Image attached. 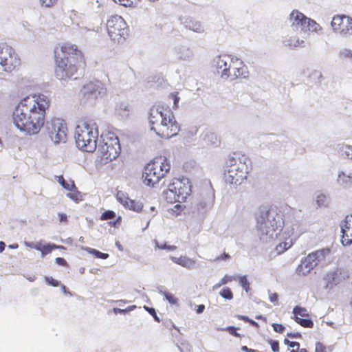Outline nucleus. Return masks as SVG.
Returning a JSON list of instances; mask_svg holds the SVG:
<instances>
[{
    "label": "nucleus",
    "mask_w": 352,
    "mask_h": 352,
    "mask_svg": "<svg viewBox=\"0 0 352 352\" xmlns=\"http://www.w3.org/2000/svg\"><path fill=\"white\" fill-rule=\"evenodd\" d=\"M50 98L42 94H30L19 100L12 112V121L21 131L36 135L44 126Z\"/></svg>",
    "instance_id": "nucleus-1"
},
{
    "label": "nucleus",
    "mask_w": 352,
    "mask_h": 352,
    "mask_svg": "<svg viewBox=\"0 0 352 352\" xmlns=\"http://www.w3.org/2000/svg\"><path fill=\"white\" fill-rule=\"evenodd\" d=\"M54 74L60 80H68L75 76L79 70L86 67V60L82 51L72 43L58 44L54 50Z\"/></svg>",
    "instance_id": "nucleus-2"
},
{
    "label": "nucleus",
    "mask_w": 352,
    "mask_h": 352,
    "mask_svg": "<svg viewBox=\"0 0 352 352\" xmlns=\"http://www.w3.org/2000/svg\"><path fill=\"white\" fill-rule=\"evenodd\" d=\"M148 120L151 130L162 138L174 137L180 130L171 109L162 104H155L150 109Z\"/></svg>",
    "instance_id": "nucleus-3"
},
{
    "label": "nucleus",
    "mask_w": 352,
    "mask_h": 352,
    "mask_svg": "<svg viewBox=\"0 0 352 352\" xmlns=\"http://www.w3.org/2000/svg\"><path fill=\"white\" fill-rule=\"evenodd\" d=\"M284 210L276 206L261 211L256 228L261 241L267 242L278 238L284 228Z\"/></svg>",
    "instance_id": "nucleus-4"
},
{
    "label": "nucleus",
    "mask_w": 352,
    "mask_h": 352,
    "mask_svg": "<svg viewBox=\"0 0 352 352\" xmlns=\"http://www.w3.org/2000/svg\"><path fill=\"white\" fill-rule=\"evenodd\" d=\"M251 160L245 154L234 153L226 161L225 180L230 184H241L247 179L251 169Z\"/></svg>",
    "instance_id": "nucleus-5"
},
{
    "label": "nucleus",
    "mask_w": 352,
    "mask_h": 352,
    "mask_svg": "<svg viewBox=\"0 0 352 352\" xmlns=\"http://www.w3.org/2000/svg\"><path fill=\"white\" fill-rule=\"evenodd\" d=\"M98 129L96 123L90 120L78 122L75 131L77 146L86 152H94L97 148Z\"/></svg>",
    "instance_id": "nucleus-6"
},
{
    "label": "nucleus",
    "mask_w": 352,
    "mask_h": 352,
    "mask_svg": "<svg viewBox=\"0 0 352 352\" xmlns=\"http://www.w3.org/2000/svg\"><path fill=\"white\" fill-rule=\"evenodd\" d=\"M170 169V164L165 157L158 156L154 158L144 168V183L147 186H155L166 176Z\"/></svg>",
    "instance_id": "nucleus-7"
},
{
    "label": "nucleus",
    "mask_w": 352,
    "mask_h": 352,
    "mask_svg": "<svg viewBox=\"0 0 352 352\" xmlns=\"http://www.w3.org/2000/svg\"><path fill=\"white\" fill-rule=\"evenodd\" d=\"M120 151V141L117 135L111 132L101 135L98 150L101 160L112 161L118 157Z\"/></svg>",
    "instance_id": "nucleus-8"
},
{
    "label": "nucleus",
    "mask_w": 352,
    "mask_h": 352,
    "mask_svg": "<svg viewBox=\"0 0 352 352\" xmlns=\"http://www.w3.org/2000/svg\"><path fill=\"white\" fill-rule=\"evenodd\" d=\"M190 192L191 185L187 179L174 178L164 195L167 202L173 204L184 201Z\"/></svg>",
    "instance_id": "nucleus-9"
},
{
    "label": "nucleus",
    "mask_w": 352,
    "mask_h": 352,
    "mask_svg": "<svg viewBox=\"0 0 352 352\" xmlns=\"http://www.w3.org/2000/svg\"><path fill=\"white\" fill-rule=\"evenodd\" d=\"M21 59L16 50L7 44L0 45V66L3 72L11 74L19 69Z\"/></svg>",
    "instance_id": "nucleus-10"
},
{
    "label": "nucleus",
    "mask_w": 352,
    "mask_h": 352,
    "mask_svg": "<svg viewBox=\"0 0 352 352\" xmlns=\"http://www.w3.org/2000/svg\"><path fill=\"white\" fill-rule=\"evenodd\" d=\"M107 33L111 40L120 43L128 35L129 28L124 19L118 15H113L107 21Z\"/></svg>",
    "instance_id": "nucleus-11"
},
{
    "label": "nucleus",
    "mask_w": 352,
    "mask_h": 352,
    "mask_svg": "<svg viewBox=\"0 0 352 352\" xmlns=\"http://www.w3.org/2000/svg\"><path fill=\"white\" fill-rule=\"evenodd\" d=\"M47 130L51 140L56 144L67 140V126L64 120L52 118L47 124Z\"/></svg>",
    "instance_id": "nucleus-12"
},
{
    "label": "nucleus",
    "mask_w": 352,
    "mask_h": 352,
    "mask_svg": "<svg viewBox=\"0 0 352 352\" xmlns=\"http://www.w3.org/2000/svg\"><path fill=\"white\" fill-rule=\"evenodd\" d=\"M333 31L342 36H352V18L344 14L335 15L331 22Z\"/></svg>",
    "instance_id": "nucleus-13"
},
{
    "label": "nucleus",
    "mask_w": 352,
    "mask_h": 352,
    "mask_svg": "<svg viewBox=\"0 0 352 352\" xmlns=\"http://www.w3.org/2000/svg\"><path fill=\"white\" fill-rule=\"evenodd\" d=\"M294 320L305 328H312L314 322L309 318V314L306 308L296 306L293 309Z\"/></svg>",
    "instance_id": "nucleus-14"
},
{
    "label": "nucleus",
    "mask_w": 352,
    "mask_h": 352,
    "mask_svg": "<svg viewBox=\"0 0 352 352\" xmlns=\"http://www.w3.org/2000/svg\"><path fill=\"white\" fill-rule=\"evenodd\" d=\"M232 58L233 56L223 54L218 56L214 59V65L223 78L228 79L230 77L229 68L232 64Z\"/></svg>",
    "instance_id": "nucleus-15"
},
{
    "label": "nucleus",
    "mask_w": 352,
    "mask_h": 352,
    "mask_svg": "<svg viewBox=\"0 0 352 352\" xmlns=\"http://www.w3.org/2000/svg\"><path fill=\"white\" fill-rule=\"evenodd\" d=\"M82 90L84 95L94 96L96 98L103 96L107 92L104 84L99 80L89 81L83 86Z\"/></svg>",
    "instance_id": "nucleus-16"
},
{
    "label": "nucleus",
    "mask_w": 352,
    "mask_h": 352,
    "mask_svg": "<svg viewBox=\"0 0 352 352\" xmlns=\"http://www.w3.org/2000/svg\"><path fill=\"white\" fill-rule=\"evenodd\" d=\"M342 243L348 245L352 243V215H347L340 225Z\"/></svg>",
    "instance_id": "nucleus-17"
},
{
    "label": "nucleus",
    "mask_w": 352,
    "mask_h": 352,
    "mask_svg": "<svg viewBox=\"0 0 352 352\" xmlns=\"http://www.w3.org/2000/svg\"><path fill=\"white\" fill-rule=\"evenodd\" d=\"M309 18L298 10H294L289 15V21L292 26L300 28L301 31L306 32L307 21Z\"/></svg>",
    "instance_id": "nucleus-18"
},
{
    "label": "nucleus",
    "mask_w": 352,
    "mask_h": 352,
    "mask_svg": "<svg viewBox=\"0 0 352 352\" xmlns=\"http://www.w3.org/2000/svg\"><path fill=\"white\" fill-rule=\"evenodd\" d=\"M323 279L325 283V287L331 289L342 282L343 276L341 270L336 269L334 271L327 273Z\"/></svg>",
    "instance_id": "nucleus-19"
},
{
    "label": "nucleus",
    "mask_w": 352,
    "mask_h": 352,
    "mask_svg": "<svg viewBox=\"0 0 352 352\" xmlns=\"http://www.w3.org/2000/svg\"><path fill=\"white\" fill-rule=\"evenodd\" d=\"M214 201V194L212 188L206 194V197H201L197 204L198 210H206L212 206Z\"/></svg>",
    "instance_id": "nucleus-20"
},
{
    "label": "nucleus",
    "mask_w": 352,
    "mask_h": 352,
    "mask_svg": "<svg viewBox=\"0 0 352 352\" xmlns=\"http://www.w3.org/2000/svg\"><path fill=\"white\" fill-rule=\"evenodd\" d=\"M100 220L102 221H106L109 219H114L113 221L109 222V225L112 227L117 228L118 227L122 222V217L120 216H118L116 217V212L113 210H106L104 212L102 213L100 217Z\"/></svg>",
    "instance_id": "nucleus-21"
},
{
    "label": "nucleus",
    "mask_w": 352,
    "mask_h": 352,
    "mask_svg": "<svg viewBox=\"0 0 352 352\" xmlns=\"http://www.w3.org/2000/svg\"><path fill=\"white\" fill-rule=\"evenodd\" d=\"M57 249L65 250V248L54 243L43 245L42 242L40 241V249L38 251H40L41 252L42 257H44L45 255L51 253L54 250Z\"/></svg>",
    "instance_id": "nucleus-22"
},
{
    "label": "nucleus",
    "mask_w": 352,
    "mask_h": 352,
    "mask_svg": "<svg viewBox=\"0 0 352 352\" xmlns=\"http://www.w3.org/2000/svg\"><path fill=\"white\" fill-rule=\"evenodd\" d=\"M236 66H237L236 78H245L248 76L249 72L248 67L241 59L239 58V60L236 61Z\"/></svg>",
    "instance_id": "nucleus-23"
},
{
    "label": "nucleus",
    "mask_w": 352,
    "mask_h": 352,
    "mask_svg": "<svg viewBox=\"0 0 352 352\" xmlns=\"http://www.w3.org/2000/svg\"><path fill=\"white\" fill-rule=\"evenodd\" d=\"M307 31L314 32V33H316L318 34H320L322 33L323 29L321 27V25L319 23H318L316 21L309 18V20L307 21V28H306V32H307Z\"/></svg>",
    "instance_id": "nucleus-24"
},
{
    "label": "nucleus",
    "mask_w": 352,
    "mask_h": 352,
    "mask_svg": "<svg viewBox=\"0 0 352 352\" xmlns=\"http://www.w3.org/2000/svg\"><path fill=\"white\" fill-rule=\"evenodd\" d=\"M172 260L175 263L180 265L183 267H187V268L191 267L195 264L194 261H192V259H190L186 256H180L178 258L173 257Z\"/></svg>",
    "instance_id": "nucleus-25"
},
{
    "label": "nucleus",
    "mask_w": 352,
    "mask_h": 352,
    "mask_svg": "<svg viewBox=\"0 0 352 352\" xmlns=\"http://www.w3.org/2000/svg\"><path fill=\"white\" fill-rule=\"evenodd\" d=\"M313 269L314 267L309 265L308 263H305V261L302 260L296 269V273L298 276H305Z\"/></svg>",
    "instance_id": "nucleus-26"
},
{
    "label": "nucleus",
    "mask_w": 352,
    "mask_h": 352,
    "mask_svg": "<svg viewBox=\"0 0 352 352\" xmlns=\"http://www.w3.org/2000/svg\"><path fill=\"white\" fill-rule=\"evenodd\" d=\"M67 196L76 202H78L82 200V195L81 192L78 190V188H76V185H74V188H71L68 191Z\"/></svg>",
    "instance_id": "nucleus-27"
},
{
    "label": "nucleus",
    "mask_w": 352,
    "mask_h": 352,
    "mask_svg": "<svg viewBox=\"0 0 352 352\" xmlns=\"http://www.w3.org/2000/svg\"><path fill=\"white\" fill-rule=\"evenodd\" d=\"M293 245V242L292 239L288 240L286 238V241L278 243L276 247V250L278 254L283 253Z\"/></svg>",
    "instance_id": "nucleus-28"
},
{
    "label": "nucleus",
    "mask_w": 352,
    "mask_h": 352,
    "mask_svg": "<svg viewBox=\"0 0 352 352\" xmlns=\"http://www.w3.org/2000/svg\"><path fill=\"white\" fill-rule=\"evenodd\" d=\"M116 198H117V200L121 204H122L123 206H124L125 208L127 207V206L129 203V201L131 200V199L128 197V195L122 191H118L117 192Z\"/></svg>",
    "instance_id": "nucleus-29"
},
{
    "label": "nucleus",
    "mask_w": 352,
    "mask_h": 352,
    "mask_svg": "<svg viewBox=\"0 0 352 352\" xmlns=\"http://www.w3.org/2000/svg\"><path fill=\"white\" fill-rule=\"evenodd\" d=\"M331 250L329 248H322L314 252L318 262L324 261L329 255Z\"/></svg>",
    "instance_id": "nucleus-30"
},
{
    "label": "nucleus",
    "mask_w": 352,
    "mask_h": 352,
    "mask_svg": "<svg viewBox=\"0 0 352 352\" xmlns=\"http://www.w3.org/2000/svg\"><path fill=\"white\" fill-rule=\"evenodd\" d=\"M143 208V205L141 202L131 199L129 201V203L126 207V208H129V210H132L135 212H140L142 211Z\"/></svg>",
    "instance_id": "nucleus-31"
},
{
    "label": "nucleus",
    "mask_w": 352,
    "mask_h": 352,
    "mask_svg": "<svg viewBox=\"0 0 352 352\" xmlns=\"http://www.w3.org/2000/svg\"><path fill=\"white\" fill-rule=\"evenodd\" d=\"M338 182L345 185H352V176L342 172L338 175Z\"/></svg>",
    "instance_id": "nucleus-32"
},
{
    "label": "nucleus",
    "mask_w": 352,
    "mask_h": 352,
    "mask_svg": "<svg viewBox=\"0 0 352 352\" xmlns=\"http://www.w3.org/2000/svg\"><path fill=\"white\" fill-rule=\"evenodd\" d=\"M116 3H118L120 5L129 7L135 8L140 1V0H113Z\"/></svg>",
    "instance_id": "nucleus-33"
},
{
    "label": "nucleus",
    "mask_w": 352,
    "mask_h": 352,
    "mask_svg": "<svg viewBox=\"0 0 352 352\" xmlns=\"http://www.w3.org/2000/svg\"><path fill=\"white\" fill-rule=\"evenodd\" d=\"M303 260L305 261V263H308V264H309V265L314 268L317 265L318 263L314 252L309 254Z\"/></svg>",
    "instance_id": "nucleus-34"
},
{
    "label": "nucleus",
    "mask_w": 352,
    "mask_h": 352,
    "mask_svg": "<svg viewBox=\"0 0 352 352\" xmlns=\"http://www.w3.org/2000/svg\"><path fill=\"white\" fill-rule=\"evenodd\" d=\"M239 58L236 57H233L232 60V64L230 65V67L229 68V74L230 77L232 79H236V68L237 66H236V61L238 60Z\"/></svg>",
    "instance_id": "nucleus-35"
},
{
    "label": "nucleus",
    "mask_w": 352,
    "mask_h": 352,
    "mask_svg": "<svg viewBox=\"0 0 352 352\" xmlns=\"http://www.w3.org/2000/svg\"><path fill=\"white\" fill-rule=\"evenodd\" d=\"M219 294L226 300H231L233 298V294L231 289L228 287H223L219 292Z\"/></svg>",
    "instance_id": "nucleus-36"
},
{
    "label": "nucleus",
    "mask_w": 352,
    "mask_h": 352,
    "mask_svg": "<svg viewBox=\"0 0 352 352\" xmlns=\"http://www.w3.org/2000/svg\"><path fill=\"white\" fill-rule=\"evenodd\" d=\"M88 252L94 255L96 258L107 259L109 257V254L107 253L101 252L96 249L89 248L87 250Z\"/></svg>",
    "instance_id": "nucleus-37"
},
{
    "label": "nucleus",
    "mask_w": 352,
    "mask_h": 352,
    "mask_svg": "<svg viewBox=\"0 0 352 352\" xmlns=\"http://www.w3.org/2000/svg\"><path fill=\"white\" fill-rule=\"evenodd\" d=\"M340 150L342 152V155H345V156L352 160V146L349 145H342Z\"/></svg>",
    "instance_id": "nucleus-38"
},
{
    "label": "nucleus",
    "mask_w": 352,
    "mask_h": 352,
    "mask_svg": "<svg viewBox=\"0 0 352 352\" xmlns=\"http://www.w3.org/2000/svg\"><path fill=\"white\" fill-rule=\"evenodd\" d=\"M331 351L332 349L331 346H327L320 342L316 343L315 352H330Z\"/></svg>",
    "instance_id": "nucleus-39"
},
{
    "label": "nucleus",
    "mask_w": 352,
    "mask_h": 352,
    "mask_svg": "<svg viewBox=\"0 0 352 352\" xmlns=\"http://www.w3.org/2000/svg\"><path fill=\"white\" fill-rule=\"evenodd\" d=\"M164 296L165 298L169 302L171 305H177L178 302V299L171 293L165 292H164Z\"/></svg>",
    "instance_id": "nucleus-40"
},
{
    "label": "nucleus",
    "mask_w": 352,
    "mask_h": 352,
    "mask_svg": "<svg viewBox=\"0 0 352 352\" xmlns=\"http://www.w3.org/2000/svg\"><path fill=\"white\" fill-rule=\"evenodd\" d=\"M284 344L288 345L292 349H295L296 351H298L300 349V343L298 342L290 341L287 338L284 339Z\"/></svg>",
    "instance_id": "nucleus-41"
},
{
    "label": "nucleus",
    "mask_w": 352,
    "mask_h": 352,
    "mask_svg": "<svg viewBox=\"0 0 352 352\" xmlns=\"http://www.w3.org/2000/svg\"><path fill=\"white\" fill-rule=\"evenodd\" d=\"M340 57L342 60L349 58L352 61V52L350 50L344 49L340 52Z\"/></svg>",
    "instance_id": "nucleus-42"
},
{
    "label": "nucleus",
    "mask_w": 352,
    "mask_h": 352,
    "mask_svg": "<svg viewBox=\"0 0 352 352\" xmlns=\"http://www.w3.org/2000/svg\"><path fill=\"white\" fill-rule=\"evenodd\" d=\"M169 98L173 100V108L177 109L178 107V104L180 100V98L178 96V93L173 92L170 94Z\"/></svg>",
    "instance_id": "nucleus-43"
},
{
    "label": "nucleus",
    "mask_w": 352,
    "mask_h": 352,
    "mask_svg": "<svg viewBox=\"0 0 352 352\" xmlns=\"http://www.w3.org/2000/svg\"><path fill=\"white\" fill-rule=\"evenodd\" d=\"M224 330L227 331L230 335H232L234 337H237V338L241 337V334L237 332L238 328H236V327H234L233 326H230V327H226Z\"/></svg>",
    "instance_id": "nucleus-44"
},
{
    "label": "nucleus",
    "mask_w": 352,
    "mask_h": 352,
    "mask_svg": "<svg viewBox=\"0 0 352 352\" xmlns=\"http://www.w3.org/2000/svg\"><path fill=\"white\" fill-rule=\"evenodd\" d=\"M155 245L161 250H168L170 251H174L177 249L175 245H167L166 244H160L157 241H155Z\"/></svg>",
    "instance_id": "nucleus-45"
},
{
    "label": "nucleus",
    "mask_w": 352,
    "mask_h": 352,
    "mask_svg": "<svg viewBox=\"0 0 352 352\" xmlns=\"http://www.w3.org/2000/svg\"><path fill=\"white\" fill-rule=\"evenodd\" d=\"M239 283L242 287L248 292L250 289V284L245 276L239 277Z\"/></svg>",
    "instance_id": "nucleus-46"
},
{
    "label": "nucleus",
    "mask_w": 352,
    "mask_h": 352,
    "mask_svg": "<svg viewBox=\"0 0 352 352\" xmlns=\"http://www.w3.org/2000/svg\"><path fill=\"white\" fill-rule=\"evenodd\" d=\"M45 280L48 285L53 287H58L60 285L59 281L53 278L52 276H45Z\"/></svg>",
    "instance_id": "nucleus-47"
},
{
    "label": "nucleus",
    "mask_w": 352,
    "mask_h": 352,
    "mask_svg": "<svg viewBox=\"0 0 352 352\" xmlns=\"http://www.w3.org/2000/svg\"><path fill=\"white\" fill-rule=\"evenodd\" d=\"M268 343L270 344L272 350L273 352H278L279 351V342L277 340H268Z\"/></svg>",
    "instance_id": "nucleus-48"
},
{
    "label": "nucleus",
    "mask_w": 352,
    "mask_h": 352,
    "mask_svg": "<svg viewBox=\"0 0 352 352\" xmlns=\"http://www.w3.org/2000/svg\"><path fill=\"white\" fill-rule=\"evenodd\" d=\"M144 309L154 318L155 320L158 322L160 321L154 308L144 306Z\"/></svg>",
    "instance_id": "nucleus-49"
},
{
    "label": "nucleus",
    "mask_w": 352,
    "mask_h": 352,
    "mask_svg": "<svg viewBox=\"0 0 352 352\" xmlns=\"http://www.w3.org/2000/svg\"><path fill=\"white\" fill-rule=\"evenodd\" d=\"M74 182L73 180H69V181H65L64 182V184H62V186L63 188H64L65 190H67V191H69L71 188H74Z\"/></svg>",
    "instance_id": "nucleus-50"
},
{
    "label": "nucleus",
    "mask_w": 352,
    "mask_h": 352,
    "mask_svg": "<svg viewBox=\"0 0 352 352\" xmlns=\"http://www.w3.org/2000/svg\"><path fill=\"white\" fill-rule=\"evenodd\" d=\"M272 327H273V329L274 331L279 333H282L285 331V329L283 324H278V323L272 324Z\"/></svg>",
    "instance_id": "nucleus-51"
},
{
    "label": "nucleus",
    "mask_w": 352,
    "mask_h": 352,
    "mask_svg": "<svg viewBox=\"0 0 352 352\" xmlns=\"http://www.w3.org/2000/svg\"><path fill=\"white\" fill-rule=\"evenodd\" d=\"M234 279V277L232 276H229L228 275H226L224 276L220 280L219 283V285H226L229 282H231L232 280H233Z\"/></svg>",
    "instance_id": "nucleus-52"
},
{
    "label": "nucleus",
    "mask_w": 352,
    "mask_h": 352,
    "mask_svg": "<svg viewBox=\"0 0 352 352\" xmlns=\"http://www.w3.org/2000/svg\"><path fill=\"white\" fill-rule=\"evenodd\" d=\"M58 0H41V4L45 7H52L57 3Z\"/></svg>",
    "instance_id": "nucleus-53"
},
{
    "label": "nucleus",
    "mask_w": 352,
    "mask_h": 352,
    "mask_svg": "<svg viewBox=\"0 0 352 352\" xmlns=\"http://www.w3.org/2000/svg\"><path fill=\"white\" fill-rule=\"evenodd\" d=\"M230 258V256L228 253L223 252L220 256H217L214 259V261H226L227 259H229Z\"/></svg>",
    "instance_id": "nucleus-54"
},
{
    "label": "nucleus",
    "mask_w": 352,
    "mask_h": 352,
    "mask_svg": "<svg viewBox=\"0 0 352 352\" xmlns=\"http://www.w3.org/2000/svg\"><path fill=\"white\" fill-rule=\"evenodd\" d=\"M25 245L29 247V248H33V249H35L36 250H38L40 249V241L37 242L36 243L26 242L25 243Z\"/></svg>",
    "instance_id": "nucleus-55"
},
{
    "label": "nucleus",
    "mask_w": 352,
    "mask_h": 352,
    "mask_svg": "<svg viewBox=\"0 0 352 352\" xmlns=\"http://www.w3.org/2000/svg\"><path fill=\"white\" fill-rule=\"evenodd\" d=\"M269 299L270 302L273 303H277L278 300V296L276 293H271L269 295Z\"/></svg>",
    "instance_id": "nucleus-56"
},
{
    "label": "nucleus",
    "mask_w": 352,
    "mask_h": 352,
    "mask_svg": "<svg viewBox=\"0 0 352 352\" xmlns=\"http://www.w3.org/2000/svg\"><path fill=\"white\" fill-rule=\"evenodd\" d=\"M56 263L59 265H62V266H67V263L66 261V260L63 258H61V257H57L56 259Z\"/></svg>",
    "instance_id": "nucleus-57"
},
{
    "label": "nucleus",
    "mask_w": 352,
    "mask_h": 352,
    "mask_svg": "<svg viewBox=\"0 0 352 352\" xmlns=\"http://www.w3.org/2000/svg\"><path fill=\"white\" fill-rule=\"evenodd\" d=\"M303 43H304L303 41L296 40L295 41V43H292V41H290L289 43H288V45L290 47H299V46H301Z\"/></svg>",
    "instance_id": "nucleus-58"
},
{
    "label": "nucleus",
    "mask_w": 352,
    "mask_h": 352,
    "mask_svg": "<svg viewBox=\"0 0 352 352\" xmlns=\"http://www.w3.org/2000/svg\"><path fill=\"white\" fill-rule=\"evenodd\" d=\"M287 336L291 338H300L302 335L299 332L288 333Z\"/></svg>",
    "instance_id": "nucleus-59"
},
{
    "label": "nucleus",
    "mask_w": 352,
    "mask_h": 352,
    "mask_svg": "<svg viewBox=\"0 0 352 352\" xmlns=\"http://www.w3.org/2000/svg\"><path fill=\"white\" fill-rule=\"evenodd\" d=\"M59 221L60 223H67V216L64 213L58 214Z\"/></svg>",
    "instance_id": "nucleus-60"
},
{
    "label": "nucleus",
    "mask_w": 352,
    "mask_h": 352,
    "mask_svg": "<svg viewBox=\"0 0 352 352\" xmlns=\"http://www.w3.org/2000/svg\"><path fill=\"white\" fill-rule=\"evenodd\" d=\"M236 318L239 319V320H243L245 322H248L250 319L248 316H242V315H237L236 316Z\"/></svg>",
    "instance_id": "nucleus-61"
},
{
    "label": "nucleus",
    "mask_w": 352,
    "mask_h": 352,
    "mask_svg": "<svg viewBox=\"0 0 352 352\" xmlns=\"http://www.w3.org/2000/svg\"><path fill=\"white\" fill-rule=\"evenodd\" d=\"M204 309H205L204 305H199L197 306L196 311L197 314H201L202 312H204Z\"/></svg>",
    "instance_id": "nucleus-62"
},
{
    "label": "nucleus",
    "mask_w": 352,
    "mask_h": 352,
    "mask_svg": "<svg viewBox=\"0 0 352 352\" xmlns=\"http://www.w3.org/2000/svg\"><path fill=\"white\" fill-rule=\"evenodd\" d=\"M56 180L57 181V182H58L60 185H62V184H64V182L65 181V179H64L63 176V175H58V176H56Z\"/></svg>",
    "instance_id": "nucleus-63"
},
{
    "label": "nucleus",
    "mask_w": 352,
    "mask_h": 352,
    "mask_svg": "<svg viewBox=\"0 0 352 352\" xmlns=\"http://www.w3.org/2000/svg\"><path fill=\"white\" fill-rule=\"evenodd\" d=\"M241 350L245 352H258L256 350L249 349L247 346H243Z\"/></svg>",
    "instance_id": "nucleus-64"
}]
</instances>
